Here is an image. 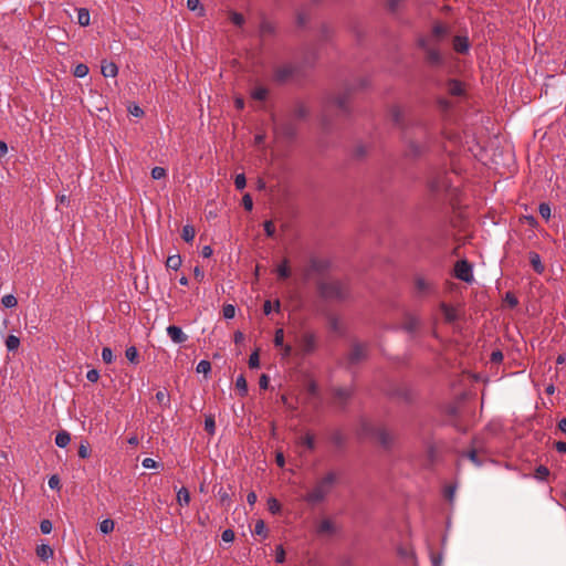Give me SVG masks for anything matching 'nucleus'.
Returning a JSON list of instances; mask_svg holds the SVG:
<instances>
[{
  "mask_svg": "<svg viewBox=\"0 0 566 566\" xmlns=\"http://www.w3.org/2000/svg\"><path fill=\"white\" fill-rule=\"evenodd\" d=\"M391 119L402 129V140L406 146L405 154L407 157L418 158L429 150L434 132L424 120L411 119L405 125L403 112L399 107H392Z\"/></svg>",
  "mask_w": 566,
  "mask_h": 566,
  "instance_id": "nucleus-1",
  "label": "nucleus"
},
{
  "mask_svg": "<svg viewBox=\"0 0 566 566\" xmlns=\"http://www.w3.org/2000/svg\"><path fill=\"white\" fill-rule=\"evenodd\" d=\"M451 34V28L442 22H436L429 33L422 34L417 40L418 48L423 52L424 62L432 69L444 65V55L441 45Z\"/></svg>",
  "mask_w": 566,
  "mask_h": 566,
  "instance_id": "nucleus-2",
  "label": "nucleus"
},
{
  "mask_svg": "<svg viewBox=\"0 0 566 566\" xmlns=\"http://www.w3.org/2000/svg\"><path fill=\"white\" fill-rule=\"evenodd\" d=\"M318 292L327 301L342 302L350 296L348 283L339 280H327L318 283Z\"/></svg>",
  "mask_w": 566,
  "mask_h": 566,
  "instance_id": "nucleus-3",
  "label": "nucleus"
},
{
  "mask_svg": "<svg viewBox=\"0 0 566 566\" xmlns=\"http://www.w3.org/2000/svg\"><path fill=\"white\" fill-rule=\"evenodd\" d=\"M337 475L331 471L318 480L315 486L304 496L308 504H317L325 500L336 483Z\"/></svg>",
  "mask_w": 566,
  "mask_h": 566,
  "instance_id": "nucleus-4",
  "label": "nucleus"
},
{
  "mask_svg": "<svg viewBox=\"0 0 566 566\" xmlns=\"http://www.w3.org/2000/svg\"><path fill=\"white\" fill-rule=\"evenodd\" d=\"M272 119L274 122L273 132L277 138H282L286 142H292L296 138L297 126L292 119L287 118L282 122H276L274 116H272Z\"/></svg>",
  "mask_w": 566,
  "mask_h": 566,
  "instance_id": "nucleus-5",
  "label": "nucleus"
},
{
  "mask_svg": "<svg viewBox=\"0 0 566 566\" xmlns=\"http://www.w3.org/2000/svg\"><path fill=\"white\" fill-rule=\"evenodd\" d=\"M296 71V66L292 63L277 65L273 70V81L277 84H284L293 78Z\"/></svg>",
  "mask_w": 566,
  "mask_h": 566,
  "instance_id": "nucleus-6",
  "label": "nucleus"
},
{
  "mask_svg": "<svg viewBox=\"0 0 566 566\" xmlns=\"http://www.w3.org/2000/svg\"><path fill=\"white\" fill-rule=\"evenodd\" d=\"M296 343L304 355H310L317 347V337L312 332H305L296 338Z\"/></svg>",
  "mask_w": 566,
  "mask_h": 566,
  "instance_id": "nucleus-7",
  "label": "nucleus"
},
{
  "mask_svg": "<svg viewBox=\"0 0 566 566\" xmlns=\"http://www.w3.org/2000/svg\"><path fill=\"white\" fill-rule=\"evenodd\" d=\"M452 181L449 174L439 172L433 176L429 181V187L433 192L448 191L451 188Z\"/></svg>",
  "mask_w": 566,
  "mask_h": 566,
  "instance_id": "nucleus-8",
  "label": "nucleus"
},
{
  "mask_svg": "<svg viewBox=\"0 0 566 566\" xmlns=\"http://www.w3.org/2000/svg\"><path fill=\"white\" fill-rule=\"evenodd\" d=\"M454 275L457 279L471 283L473 282V269L472 264L467 260H460L454 265Z\"/></svg>",
  "mask_w": 566,
  "mask_h": 566,
  "instance_id": "nucleus-9",
  "label": "nucleus"
},
{
  "mask_svg": "<svg viewBox=\"0 0 566 566\" xmlns=\"http://www.w3.org/2000/svg\"><path fill=\"white\" fill-rule=\"evenodd\" d=\"M371 436L379 442L385 449H390L394 444L392 434L382 427H377L371 431Z\"/></svg>",
  "mask_w": 566,
  "mask_h": 566,
  "instance_id": "nucleus-10",
  "label": "nucleus"
},
{
  "mask_svg": "<svg viewBox=\"0 0 566 566\" xmlns=\"http://www.w3.org/2000/svg\"><path fill=\"white\" fill-rule=\"evenodd\" d=\"M367 357V347L364 344L356 343L353 345L349 354H348V364L356 365L366 359Z\"/></svg>",
  "mask_w": 566,
  "mask_h": 566,
  "instance_id": "nucleus-11",
  "label": "nucleus"
},
{
  "mask_svg": "<svg viewBox=\"0 0 566 566\" xmlns=\"http://www.w3.org/2000/svg\"><path fill=\"white\" fill-rule=\"evenodd\" d=\"M353 390L346 387H338L333 390L334 402L340 407H344L350 399Z\"/></svg>",
  "mask_w": 566,
  "mask_h": 566,
  "instance_id": "nucleus-12",
  "label": "nucleus"
},
{
  "mask_svg": "<svg viewBox=\"0 0 566 566\" xmlns=\"http://www.w3.org/2000/svg\"><path fill=\"white\" fill-rule=\"evenodd\" d=\"M166 331L167 335L175 344H184L188 339V336L182 332L181 327L177 325H169Z\"/></svg>",
  "mask_w": 566,
  "mask_h": 566,
  "instance_id": "nucleus-13",
  "label": "nucleus"
},
{
  "mask_svg": "<svg viewBox=\"0 0 566 566\" xmlns=\"http://www.w3.org/2000/svg\"><path fill=\"white\" fill-rule=\"evenodd\" d=\"M416 293L420 296L428 295L433 292V285L421 276L415 279Z\"/></svg>",
  "mask_w": 566,
  "mask_h": 566,
  "instance_id": "nucleus-14",
  "label": "nucleus"
},
{
  "mask_svg": "<svg viewBox=\"0 0 566 566\" xmlns=\"http://www.w3.org/2000/svg\"><path fill=\"white\" fill-rule=\"evenodd\" d=\"M452 46H453V50L457 52V53H460V54H465L469 52V49H470V42H469V39L468 36H464V35H455L452 40Z\"/></svg>",
  "mask_w": 566,
  "mask_h": 566,
  "instance_id": "nucleus-15",
  "label": "nucleus"
},
{
  "mask_svg": "<svg viewBox=\"0 0 566 566\" xmlns=\"http://www.w3.org/2000/svg\"><path fill=\"white\" fill-rule=\"evenodd\" d=\"M440 310H441L444 321L447 323H454L455 321H458L459 314H458V311L455 307H453L447 303H441Z\"/></svg>",
  "mask_w": 566,
  "mask_h": 566,
  "instance_id": "nucleus-16",
  "label": "nucleus"
},
{
  "mask_svg": "<svg viewBox=\"0 0 566 566\" xmlns=\"http://www.w3.org/2000/svg\"><path fill=\"white\" fill-rule=\"evenodd\" d=\"M420 325V321L417 316L413 315H406L405 322L402 324V329L406 331L409 334H415Z\"/></svg>",
  "mask_w": 566,
  "mask_h": 566,
  "instance_id": "nucleus-17",
  "label": "nucleus"
},
{
  "mask_svg": "<svg viewBox=\"0 0 566 566\" xmlns=\"http://www.w3.org/2000/svg\"><path fill=\"white\" fill-rule=\"evenodd\" d=\"M528 260H530V263H531L533 270L537 274H542L545 271V266L542 263L541 255L537 252L531 251L528 253Z\"/></svg>",
  "mask_w": 566,
  "mask_h": 566,
  "instance_id": "nucleus-18",
  "label": "nucleus"
},
{
  "mask_svg": "<svg viewBox=\"0 0 566 566\" xmlns=\"http://www.w3.org/2000/svg\"><path fill=\"white\" fill-rule=\"evenodd\" d=\"M347 102H348V92H345L332 99V104L335 105L344 114H346L348 112Z\"/></svg>",
  "mask_w": 566,
  "mask_h": 566,
  "instance_id": "nucleus-19",
  "label": "nucleus"
},
{
  "mask_svg": "<svg viewBox=\"0 0 566 566\" xmlns=\"http://www.w3.org/2000/svg\"><path fill=\"white\" fill-rule=\"evenodd\" d=\"M101 72L105 77H115L118 73V67L114 62L104 61L101 66Z\"/></svg>",
  "mask_w": 566,
  "mask_h": 566,
  "instance_id": "nucleus-20",
  "label": "nucleus"
},
{
  "mask_svg": "<svg viewBox=\"0 0 566 566\" xmlns=\"http://www.w3.org/2000/svg\"><path fill=\"white\" fill-rule=\"evenodd\" d=\"M447 91L452 96H460L463 94L462 83L458 80H449L447 83Z\"/></svg>",
  "mask_w": 566,
  "mask_h": 566,
  "instance_id": "nucleus-21",
  "label": "nucleus"
},
{
  "mask_svg": "<svg viewBox=\"0 0 566 566\" xmlns=\"http://www.w3.org/2000/svg\"><path fill=\"white\" fill-rule=\"evenodd\" d=\"M36 555L42 560H48L53 557L54 551L49 544H41L36 547Z\"/></svg>",
  "mask_w": 566,
  "mask_h": 566,
  "instance_id": "nucleus-22",
  "label": "nucleus"
},
{
  "mask_svg": "<svg viewBox=\"0 0 566 566\" xmlns=\"http://www.w3.org/2000/svg\"><path fill=\"white\" fill-rule=\"evenodd\" d=\"M217 497L221 504V506L229 509L231 506L232 500H231V493L228 492L226 489L220 486V489L217 492Z\"/></svg>",
  "mask_w": 566,
  "mask_h": 566,
  "instance_id": "nucleus-23",
  "label": "nucleus"
},
{
  "mask_svg": "<svg viewBox=\"0 0 566 566\" xmlns=\"http://www.w3.org/2000/svg\"><path fill=\"white\" fill-rule=\"evenodd\" d=\"M70 442H71V434L67 431L62 430V431L56 433V436H55V444L59 448H65V447L69 446Z\"/></svg>",
  "mask_w": 566,
  "mask_h": 566,
  "instance_id": "nucleus-24",
  "label": "nucleus"
},
{
  "mask_svg": "<svg viewBox=\"0 0 566 566\" xmlns=\"http://www.w3.org/2000/svg\"><path fill=\"white\" fill-rule=\"evenodd\" d=\"M329 439L331 442L337 448H343L346 442L345 436L339 430L333 431L329 436Z\"/></svg>",
  "mask_w": 566,
  "mask_h": 566,
  "instance_id": "nucleus-25",
  "label": "nucleus"
},
{
  "mask_svg": "<svg viewBox=\"0 0 566 566\" xmlns=\"http://www.w3.org/2000/svg\"><path fill=\"white\" fill-rule=\"evenodd\" d=\"M276 273H277L279 279H281V280H285V279L290 277L291 270L289 268V261L286 259H284L282 261V263L277 265Z\"/></svg>",
  "mask_w": 566,
  "mask_h": 566,
  "instance_id": "nucleus-26",
  "label": "nucleus"
},
{
  "mask_svg": "<svg viewBox=\"0 0 566 566\" xmlns=\"http://www.w3.org/2000/svg\"><path fill=\"white\" fill-rule=\"evenodd\" d=\"M334 532H335V526L332 523V521H329L327 518L323 520L317 527L318 534H333Z\"/></svg>",
  "mask_w": 566,
  "mask_h": 566,
  "instance_id": "nucleus-27",
  "label": "nucleus"
},
{
  "mask_svg": "<svg viewBox=\"0 0 566 566\" xmlns=\"http://www.w3.org/2000/svg\"><path fill=\"white\" fill-rule=\"evenodd\" d=\"M269 95V90L263 86H256L251 91V97L256 101H265Z\"/></svg>",
  "mask_w": 566,
  "mask_h": 566,
  "instance_id": "nucleus-28",
  "label": "nucleus"
},
{
  "mask_svg": "<svg viewBox=\"0 0 566 566\" xmlns=\"http://www.w3.org/2000/svg\"><path fill=\"white\" fill-rule=\"evenodd\" d=\"M181 256L179 254L169 255L166 261L167 269L177 271L181 266Z\"/></svg>",
  "mask_w": 566,
  "mask_h": 566,
  "instance_id": "nucleus-29",
  "label": "nucleus"
},
{
  "mask_svg": "<svg viewBox=\"0 0 566 566\" xmlns=\"http://www.w3.org/2000/svg\"><path fill=\"white\" fill-rule=\"evenodd\" d=\"M177 502L179 505H188L190 502V493L187 488L182 486L177 492Z\"/></svg>",
  "mask_w": 566,
  "mask_h": 566,
  "instance_id": "nucleus-30",
  "label": "nucleus"
},
{
  "mask_svg": "<svg viewBox=\"0 0 566 566\" xmlns=\"http://www.w3.org/2000/svg\"><path fill=\"white\" fill-rule=\"evenodd\" d=\"M300 443L305 446L310 451H313L316 448L314 436L308 432L300 439Z\"/></svg>",
  "mask_w": 566,
  "mask_h": 566,
  "instance_id": "nucleus-31",
  "label": "nucleus"
},
{
  "mask_svg": "<svg viewBox=\"0 0 566 566\" xmlns=\"http://www.w3.org/2000/svg\"><path fill=\"white\" fill-rule=\"evenodd\" d=\"M195 235H196V231L192 226L186 224L182 227L181 238L186 242H191L195 239Z\"/></svg>",
  "mask_w": 566,
  "mask_h": 566,
  "instance_id": "nucleus-32",
  "label": "nucleus"
},
{
  "mask_svg": "<svg viewBox=\"0 0 566 566\" xmlns=\"http://www.w3.org/2000/svg\"><path fill=\"white\" fill-rule=\"evenodd\" d=\"M126 358L134 365L139 363V354L135 346H130L125 352Z\"/></svg>",
  "mask_w": 566,
  "mask_h": 566,
  "instance_id": "nucleus-33",
  "label": "nucleus"
},
{
  "mask_svg": "<svg viewBox=\"0 0 566 566\" xmlns=\"http://www.w3.org/2000/svg\"><path fill=\"white\" fill-rule=\"evenodd\" d=\"M77 22L82 27H86L90 24V12L85 8H81L77 11Z\"/></svg>",
  "mask_w": 566,
  "mask_h": 566,
  "instance_id": "nucleus-34",
  "label": "nucleus"
},
{
  "mask_svg": "<svg viewBox=\"0 0 566 566\" xmlns=\"http://www.w3.org/2000/svg\"><path fill=\"white\" fill-rule=\"evenodd\" d=\"M20 346V338L14 335H9L6 339V347L9 352H14Z\"/></svg>",
  "mask_w": 566,
  "mask_h": 566,
  "instance_id": "nucleus-35",
  "label": "nucleus"
},
{
  "mask_svg": "<svg viewBox=\"0 0 566 566\" xmlns=\"http://www.w3.org/2000/svg\"><path fill=\"white\" fill-rule=\"evenodd\" d=\"M205 430L210 434L213 436L216 433V421L213 415H208L205 418Z\"/></svg>",
  "mask_w": 566,
  "mask_h": 566,
  "instance_id": "nucleus-36",
  "label": "nucleus"
},
{
  "mask_svg": "<svg viewBox=\"0 0 566 566\" xmlns=\"http://www.w3.org/2000/svg\"><path fill=\"white\" fill-rule=\"evenodd\" d=\"M549 475V470L545 465H538L535 469L534 478L538 481H545L547 476Z\"/></svg>",
  "mask_w": 566,
  "mask_h": 566,
  "instance_id": "nucleus-37",
  "label": "nucleus"
},
{
  "mask_svg": "<svg viewBox=\"0 0 566 566\" xmlns=\"http://www.w3.org/2000/svg\"><path fill=\"white\" fill-rule=\"evenodd\" d=\"M187 8L190 11H198V15L205 14V8L200 4V0H187Z\"/></svg>",
  "mask_w": 566,
  "mask_h": 566,
  "instance_id": "nucleus-38",
  "label": "nucleus"
},
{
  "mask_svg": "<svg viewBox=\"0 0 566 566\" xmlns=\"http://www.w3.org/2000/svg\"><path fill=\"white\" fill-rule=\"evenodd\" d=\"M235 387L239 390L241 396H245L248 394V382L243 375H240L235 380Z\"/></svg>",
  "mask_w": 566,
  "mask_h": 566,
  "instance_id": "nucleus-39",
  "label": "nucleus"
},
{
  "mask_svg": "<svg viewBox=\"0 0 566 566\" xmlns=\"http://www.w3.org/2000/svg\"><path fill=\"white\" fill-rule=\"evenodd\" d=\"M196 371L198 374H203V375L209 374L211 371V363L206 359L200 360L196 367Z\"/></svg>",
  "mask_w": 566,
  "mask_h": 566,
  "instance_id": "nucleus-40",
  "label": "nucleus"
},
{
  "mask_svg": "<svg viewBox=\"0 0 566 566\" xmlns=\"http://www.w3.org/2000/svg\"><path fill=\"white\" fill-rule=\"evenodd\" d=\"M114 521L111 520V518H105L104 521H102L99 523V531L103 533V534H108L111 533L113 530H114Z\"/></svg>",
  "mask_w": 566,
  "mask_h": 566,
  "instance_id": "nucleus-41",
  "label": "nucleus"
},
{
  "mask_svg": "<svg viewBox=\"0 0 566 566\" xmlns=\"http://www.w3.org/2000/svg\"><path fill=\"white\" fill-rule=\"evenodd\" d=\"M1 303L4 307L12 308L17 306L18 301L13 294H7L2 297Z\"/></svg>",
  "mask_w": 566,
  "mask_h": 566,
  "instance_id": "nucleus-42",
  "label": "nucleus"
},
{
  "mask_svg": "<svg viewBox=\"0 0 566 566\" xmlns=\"http://www.w3.org/2000/svg\"><path fill=\"white\" fill-rule=\"evenodd\" d=\"M155 398H156L157 402L163 406H169V403H170V398L166 390L157 391Z\"/></svg>",
  "mask_w": 566,
  "mask_h": 566,
  "instance_id": "nucleus-43",
  "label": "nucleus"
},
{
  "mask_svg": "<svg viewBox=\"0 0 566 566\" xmlns=\"http://www.w3.org/2000/svg\"><path fill=\"white\" fill-rule=\"evenodd\" d=\"M88 73V66L86 64L80 63L75 66L73 71V75L75 77H84Z\"/></svg>",
  "mask_w": 566,
  "mask_h": 566,
  "instance_id": "nucleus-44",
  "label": "nucleus"
},
{
  "mask_svg": "<svg viewBox=\"0 0 566 566\" xmlns=\"http://www.w3.org/2000/svg\"><path fill=\"white\" fill-rule=\"evenodd\" d=\"M268 507L272 514H277L281 511V504L275 497H270L268 500Z\"/></svg>",
  "mask_w": 566,
  "mask_h": 566,
  "instance_id": "nucleus-45",
  "label": "nucleus"
},
{
  "mask_svg": "<svg viewBox=\"0 0 566 566\" xmlns=\"http://www.w3.org/2000/svg\"><path fill=\"white\" fill-rule=\"evenodd\" d=\"M538 212L542 216V218H544L545 220H548L551 218V214H552V210H551L549 205L546 203V202L539 203Z\"/></svg>",
  "mask_w": 566,
  "mask_h": 566,
  "instance_id": "nucleus-46",
  "label": "nucleus"
},
{
  "mask_svg": "<svg viewBox=\"0 0 566 566\" xmlns=\"http://www.w3.org/2000/svg\"><path fill=\"white\" fill-rule=\"evenodd\" d=\"M308 112L302 104L297 105L294 109L293 116L297 119H303L307 116Z\"/></svg>",
  "mask_w": 566,
  "mask_h": 566,
  "instance_id": "nucleus-47",
  "label": "nucleus"
},
{
  "mask_svg": "<svg viewBox=\"0 0 566 566\" xmlns=\"http://www.w3.org/2000/svg\"><path fill=\"white\" fill-rule=\"evenodd\" d=\"M234 185L238 190H242L247 186V178L244 174H238L234 178Z\"/></svg>",
  "mask_w": 566,
  "mask_h": 566,
  "instance_id": "nucleus-48",
  "label": "nucleus"
},
{
  "mask_svg": "<svg viewBox=\"0 0 566 566\" xmlns=\"http://www.w3.org/2000/svg\"><path fill=\"white\" fill-rule=\"evenodd\" d=\"M273 342L276 347H281L284 345V331L282 328L275 331Z\"/></svg>",
  "mask_w": 566,
  "mask_h": 566,
  "instance_id": "nucleus-49",
  "label": "nucleus"
},
{
  "mask_svg": "<svg viewBox=\"0 0 566 566\" xmlns=\"http://www.w3.org/2000/svg\"><path fill=\"white\" fill-rule=\"evenodd\" d=\"M151 177L156 180H159L166 177V169L159 166H156L151 169Z\"/></svg>",
  "mask_w": 566,
  "mask_h": 566,
  "instance_id": "nucleus-50",
  "label": "nucleus"
},
{
  "mask_svg": "<svg viewBox=\"0 0 566 566\" xmlns=\"http://www.w3.org/2000/svg\"><path fill=\"white\" fill-rule=\"evenodd\" d=\"M260 366V357L259 352H253L249 357V367L250 368H258Z\"/></svg>",
  "mask_w": 566,
  "mask_h": 566,
  "instance_id": "nucleus-51",
  "label": "nucleus"
},
{
  "mask_svg": "<svg viewBox=\"0 0 566 566\" xmlns=\"http://www.w3.org/2000/svg\"><path fill=\"white\" fill-rule=\"evenodd\" d=\"M102 359L106 364H111L113 361L114 356H113V352H112V349L109 347H104L102 349Z\"/></svg>",
  "mask_w": 566,
  "mask_h": 566,
  "instance_id": "nucleus-52",
  "label": "nucleus"
},
{
  "mask_svg": "<svg viewBox=\"0 0 566 566\" xmlns=\"http://www.w3.org/2000/svg\"><path fill=\"white\" fill-rule=\"evenodd\" d=\"M468 457V459L476 467H481L482 465V461L478 458V453L476 451L473 449V450H470L469 452H467L465 454Z\"/></svg>",
  "mask_w": 566,
  "mask_h": 566,
  "instance_id": "nucleus-53",
  "label": "nucleus"
},
{
  "mask_svg": "<svg viewBox=\"0 0 566 566\" xmlns=\"http://www.w3.org/2000/svg\"><path fill=\"white\" fill-rule=\"evenodd\" d=\"M142 465L145 468V469H155V468H158V467H163V464L158 463L157 461H155L154 459L151 458H145L142 462Z\"/></svg>",
  "mask_w": 566,
  "mask_h": 566,
  "instance_id": "nucleus-54",
  "label": "nucleus"
},
{
  "mask_svg": "<svg viewBox=\"0 0 566 566\" xmlns=\"http://www.w3.org/2000/svg\"><path fill=\"white\" fill-rule=\"evenodd\" d=\"M230 19L231 22L238 27H241L244 23V17L238 12H231Z\"/></svg>",
  "mask_w": 566,
  "mask_h": 566,
  "instance_id": "nucleus-55",
  "label": "nucleus"
},
{
  "mask_svg": "<svg viewBox=\"0 0 566 566\" xmlns=\"http://www.w3.org/2000/svg\"><path fill=\"white\" fill-rule=\"evenodd\" d=\"M242 205L247 211H251L253 209V200L250 193H245L242 197Z\"/></svg>",
  "mask_w": 566,
  "mask_h": 566,
  "instance_id": "nucleus-56",
  "label": "nucleus"
},
{
  "mask_svg": "<svg viewBox=\"0 0 566 566\" xmlns=\"http://www.w3.org/2000/svg\"><path fill=\"white\" fill-rule=\"evenodd\" d=\"M53 525L49 520H43L40 523V530L43 534H50L52 532Z\"/></svg>",
  "mask_w": 566,
  "mask_h": 566,
  "instance_id": "nucleus-57",
  "label": "nucleus"
},
{
  "mask_svg": "<svg viewBox=\"0 0 566 566\" xmlns=\"http://www.w3.org/2000/svg\"><path fill=\"white\" fill-rule=\"evenodd\" d=\"M235 315V307L231 304L223 306V316L224 318L231 319Z\"/></svg>",
  "mask_w": 566,
  "mask_h": 566,
  "instance_id": "nucleus-58",
  "label": "nucleus"
},
{
  "mask_svg": "<svg viewBox=\"0 0 566 566\" xmlns=\"http://www.w3.org/2000/svg\"><path fill=\"white\" fill-rule=\"evenodd\" d=\"M91 450L87 443H81L78 448V457L86 459L90 457Z\"/></svg>",
  "mask_w": 566,
  "mask_h": 566,
  "instance_id": "nucleus-59",
  "label": "nucleus"
},
{
  "mask_svg": "<svg viewBox=\"0 0 566 566\" xmlns=\"http://www.w3.org/2000/svg\"><path fill=\"white\" fill-rule=\"evenodd\" d=\"M221 538L226 543H231L234 539V532L230 528H227L222 532Z\"/></svg>",
  "mask_w": 566,
  "mask_h": 566,
  "instance_id": "nucleus-60",
  "label": "nucleus"
},
{
  "mask_svg": "<svg viewBox=\"0 0 566 566\" xmlns=\"http://www.w3.org/2000/svg\"><path fill=\"white\" fill-rule=\"evenodd\" d=\"M263 227H264V232L266 233L268 237H273L274 235L275 227H274V223L271 220L265 221Z\"/></svg>",
  "mask_w": 566,
  "mask_h": 566,
  "instance_id": "nucleus-61",
  "label": "nucleus"
},
{
  "mask_svg": "<svg viewBox=\"0 0 566 566\" xmlns=\"http://www.w3.org/2000/svg\"><path fill=\"white\" fill-rule=\"evenodd\" d=\"M405 0H387L388 9L396 12Z\"/></svg>",
  "mask_w": 566,
  "mask_h": 566,
  "instance_id": "nucleus-62",
  "label": "nucleus"
},
{
  "mask_svg": "<svg viewBox=\"0 0 566 566\" xmlns=\"http://www.w3.org/2000/svg\"><path fill=\"white\" fill-rule=\"evenodd\" d=\"M490 360L493 364H500L503 360V353L501 350L492 352Z\"/></svg>",
  "mask_w": 566,
  "mask_h": 566,
  "instance_id": "nucleus-63",
  "label": "nucleus"
},
{
  "mask_svg": "<svg viewBox=\"0 0 566 566\" xmlns=\"http://www.w3.org/2000/svg\"><path fill=\"white\" fill-rule=\"evenodd\" d=\"M254 533L258 534V535H266L265 534V524L262 520H259L256 523H255V526H254Z\"/></svg>",
  "mask_w": 566,
  "mask_h": 566,
  "instance_id": "nucleus-64",
  "label": "nucleus"
}]
</instances>
